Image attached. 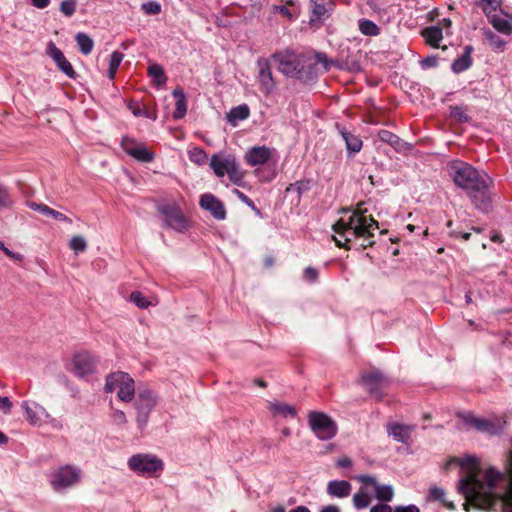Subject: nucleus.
Returning <instances> with one entry per match:
<instances>
[{
    "label": "nucleus",
    "instance_id": "43",
    "mask_svg": "<svg viewBox=\"0 0 512 512\" xmlns=\"http://www.w3.org/2000/svg\"><path fill=\"white\" fill-rule=\"evenodd\" d=\"M130 301L135 304L138 308L145 309L151 305H154L145 295L139 291H133L130 294Z\"/></svg>",
    "mask_w": 512,
    "mask_h": 512
},
{
    "label": "nucleus",
    "instance_id": "37",
    "mask_svg": "<svg viewBox=\"0 0 512 512\" xmlns=\"http://www.w3.org/2000/svg\"><path fill=\"white\" fill-rule=\"evenodd\" d=\"M124 58V55L119 51L112 52L110 56V63L108 69V77L113 80L115 78L116 72Z\"/></svg>",
    "mask_w": 512,
    "mask_h": 512
},
{
    "label": "nucleus",
    "instance_id": "23",
    "mask_svg": "<svg viewBox=\"0 0 512 512\" xmlns=\"http://www.w3.org/2000/svg\"><path fill=\"white\" fill-rule=\"evenodd\" d=\"M336 128L345 142L348 155H354L361 151L363 142L358 135L338 123L336 124Z\"/></svg>",
    "mask_w": 512,
    "mask_h": 512
},
{
    "label": "nucleus",
    "instance_id": "31",
    "mask_svg": "<svg viewBox=\"0 0 512 512\" xmlns=\"http://www.w3.org/2000/svg\"><path fill=\"white\" fill-rule=\"evenodd\" d=\"M422 36L430 46L438 48L443 38V30L440 26H430L422 31Z\"/></svg>",
    "mask_w": 512,
    "mask_h": 512
},
{
    "label": "nucleus",
    "instance_id": "3",
    "mask_svg": "<svg viewBox=\"0 0 512 512\" xmlns=\"http://www.w3.org/2000/svg\"><path fill=\"white\" fill-rule=\"evenodd\" d=\"M448 171L454 183L468 192V196L478 209L485 212L490 209L488 188L492 184V179L486 172L458 160L448 164Z\"/></svg>",
    "mask_w": 512,
    "mask_h": 512
},
{
    "label": "nucleus",
    "instance_id": "22",
    "mask_svg": "<svg viewBox=\"0 0 512 512\" xmlns=\"http://www.w3.org/2000/svg\"><path fill=\"white\" fill-rule=\"evenodd\" d=\"M48 55L55 61L57 67L69 78H74L75 71L71 63L65 58L63 52L52 42L48 44Z\"/></svg>",
    "mask_w": 512,
    "mask_h": 512
},
{
    "label": "nucleus",
    "instance_id": "4",
    "mask_svg": "<svg viewBox=\"0 0 512 512\" xmlns=\"http://www.w3.org/2000/svg\"><path fill=\"white\" fill-rule=\"evenodd\" d=\"M136 397L133 403L136 412V424L142 431L149 422L150 414L158 403L157 394L148 386L141 385L135 393Z\"/></svg>",
    "mask_w": 512,
    "mask_h": 512
},
{
    "label": "nucleus",
    "instance_id": "7",
    "mask_svg": "<svg viewBox=\"0 0 512 512\" xmlns=\"http://www.w3.org/2000/svg\"><path fill=\"white\" fill-rule=\"evenodd\" d=\"M82 470L74 465H63L49 475V483L55 492H64L80 483Z\"/></svg>",
    "mask_w": 512,
    "mask_h": 512
},
{
    "label": "nucleus",
    "instance_id": "27",
    "mask_svg": "<svg viewBox=\"0 0 512 512\" xmlns=\"http://www.w3.org/2000/svg\"><path fill=\"white\" fill-rule=\"evenodd\" d=\"M268 408L274 417L295 418L297 415L294 406L277 400L269 402Z\"/></svg>",
    "mask_w": 512,
    "mask_h": 512
},
{
    "label": "nucleus",
    "instance_id": "8",
    "mask_svg": "<svg viewBox=\"0 0 512 512\" xmlns=\"http://www.w3.org/2000/svg\"><path fill=\"white\" fill-rule=\"evenodd\" d=\"M157 209L162 215L165 227L179 233H184L189 229V220L176 201L161 203Z\"/></svg>",
    "mask_w": 512,
    "mask_h": 512
},
{
    "label": "nucleus",
    "instance_id": "39",
    "mask_svg": "<svg viewBox=\"0 0 512 512\" xmlns=\"http://www.w3.org/2000/svg\"><path fill=\"white\" fill-rule=\"evenodd\" d=\"M189 159L197 165H204L208 160L207 153L200 147H194L188 151Z\"/></svg>",
    "mask_w": 512,
    "mask_h": 512
},
{
    "label": "nucleus",
    "instance_id": "20",
    "mask_svg": "<svg viewBox=\"0 0 512 512\" xmlns=\"http://www.w3.org/2000/svg\"><path fill=\"white\" fill-rule=\"evenodd\" d=\"M311 8V23L322 24L327 18H329L333 11L334 3L332 0H310Z\"/></svg>",
    "mask_w": 512,
    "mask_h": 512
},
{
    "label": "nucleus",
    "instance_id": "64",
    "mask_svg": "<svg viewBox=\"0 0 512 512\" xmlns=\"http://www.w3.org/2000/svg\"><path fill=\"white\" fill-rule=\"evenodd\" d=\"M289 512H311L306 506H297L294 509H291Z\"/></svg>",
    "mask_w": 512,
    "mask_h": 512
},
{
    "label": "nucleus",
    "instance_id": "47",
    "mask_svg": "<svg viewBox=\"0 0 512 512\" xmlns=\"http://www.w3.org/2000/svg\"><path fill=\"white\" fill-rule=\"evenodd\" d=\"M480 4L487 17H490V14L497 11V8L500 5V0H480Z\"/></svg>",
    "mask_w": 512,
    "mask_h": 512
},
{
    "label": "nucleus",
    "instance_id": "30",
    "mask_svg": "<svg viewBox=\"0 0 512 512\" xmlns=\"http://www.w3.org/2000/svg\"><path fill=\"white\" fill-rule=\"evenodd\" d=\"M173 97L176 99L175 111L173 112L174 119H181L186 115V95L181 88H177L172 92Z\"/></svg>",
    "mask_w": 512,
    "mask_h": 512
},
{
    "label": "nucleus",
    "instance_id": "25",
    "mask_svg": "<svg viewBox=\"0 0 512 512\" xmlns=\"http://www.w3.org/2000/svg\"><path fill=\"white\" fill-rule=\"evenodd\" d=\"M490 23L500 33L504 35L512 34V15L493 12L490 14Z\"/></svg>",
    "mask_w": 512,
    "mask_h": 512
},
{
    "label": "nucleus",
    "instance_id": "50",
    "mask_svg": "<svg viewBox=\"0 0 512 512\" xmlns=\"http://www.w3.org/2000/svg\"><path fill=\"white\" fill-rule=\"evenodd\" d=\"M318 275V270L313 267H307L304 270V279L310 283L316 282Z\"/></svg>",
    "mask_w": 512,
    "mask_h": 512
},
{
    "label": "nucleus",
    "instance_id": "14",
    "mask_svg": "<svg viewBox=\"0 0 512 512\" xmlns=\"http://www.w3.org/2000/svg\"><path fill=\"white\" fill-rule=\"evenodd\" d=\"M277 158L278 154L276 149L265 145L253 146L249 148L244 155L245 162L251 167L264 165L272 160L276 162Z\"/></svg>",
    "mask_w": 512,
    "mask_h": 512
},
{
    "label": "nucleus",
    "instance_id": "1",
    "mask_svg": "<svg viewBox=\"0 0 512 512\" xmlns=\"http://www.w3.org/2000/svg\"><path fill=\"white\" fill-rule=\"evenodd\" d=\"M451 462L457 463L466 472V476L459 481L458 488L470 504L479 509H491L501 500L512 512V450L507 452L506 469L509 482L504 494L495 491L498 483L504 479L503 472L489 467L480 474V462L472 455L454 458Z\"/></svg>",
    "mask_w": 512,
    "mask_h": 512
},
{
    "label": "nucleus",
    "instance_id": "17",
    "mask_svg": "<svg viewBox=\"0 0 512 512\" xmlns=\"http://www.w3.org/2000/svg\"><path fill=\"white\" fill-rule=\"evenodd\" d=\"M361 383L370 394L380 398L388 385V379L379 371L373 370L362 374Z\"/></svg>",
    "mask_w": 512,
    "mask_h": 512
},
{
    "label": "nucleus",
    "instance_id": "33",
    "mask_svg": "<svg viewBox=\"0 0 512 512\" xmlns=\"http://www.w3.org/2000/svg\"><path fill=\"white\" fill-rule=\"evenodd\" d=\"M472 50L473 49L471 46L465 47L464 54L461 55L459 58L455 59L454 62L452 63L451 68L453 72L460 73L467 70L471 66L472 60L470 57V53L472 52Z\"/></svg>",
    "mask_w": 512,
    "mask_h": 512
},
{
    "label": "nucleus",
    "instance_id": "21",
    "mask_svg": "<svg viewBox=\"0 0 512 512\" xmlns=\"http://www.w3.org/2000/svg\"><path fill=\"white\" fill-rule=\"evenodd\" d=\"M21 408L25 411L26 420L34 426H39L48 417V412L44 407L35 402L23 401Z\"/></svg>",
    "mask_w": 512,
    "mask_h": 512
},
{
    "label": "nucleus",
    "instance_id": "2",
    "mask_svg": "<svg viewBox=\"0 0 512 512\" xmlns=\"http://www.w3.org/2000/svg\"><path fill=\"white\" fill-rule=\"evenodd\" d=\"M332 228L336 245L347 250L351 249L352 244L361 248L372 246L375 243V233L379 229L378 222L360 205L354 209L342 210V215Z\"/></svg>",
    "mask_w": 512,
    "mask_h": 512
},
{
    "label": "nucleus",
    "instance_id": "15",
    "mask_svg": "<svg viewBox=\"0 0 512 512\" xmlns=\"http://www.w3.org/2000/svg\"><path fill=\"white\" fill-rule=\"evenodd\" d=\"M256 65L258 69L256 80L259 86V90L265 96H269L276 89V83L272 76L270 63L267 58H258Z\"/></svg>",
    "mask_w": 512,
    "mask_h": 512
},
{
    "label": "nucleus",
    "instance_id": "28",
    "mask_svg": "<svg viewBox=\"0 0 512 512\" xmlns=\"http://www.w3.org/2000/svg\"><path fill=\"white\" fill-rule=\"evenodd\" d=\"M27 206L31 208L34 211H38L42 215H45L47 217H52L57 221L60 222H66V223H72V220L67 217L65 214L56 211L49 206L42 204V203H36V202H27Z\"/></svg>",
    "mask_w": 512,
    "mask_h": 512
},
{
    "label": "nucleus",
    "instance_id": "63",
    "mask_svg": "<svg viewBox=\"0 0 512 512\" xmlns=\"http://www.w3.org/2000/svg\"><path fill=\"white\" fill-rule=\"evenodd\" d=\"M320 512H340V509L336 505L323 506Z\"/></svg>",
    "mask_w": 512,
    "mask_h": 512
},
{
    "label": "nucleus",
    "instance_id": "61",
    "mask_svg": "<svg viewBox=\"0 0 512 512\" xmlns=\"http://www.w3.org/2000/svg\"><path fill=\"white\" fill-rule=\"evenodd\" d=\"M32 5L35 6L38 9H44L46 8L51 0H30Z\"/></svg>",
    "mask_w": 512,
    "mask_h": 512
},
{
    "label": "nucleus",
    "instance_id": "60",
    "mask_svg": "<svg viewBox=\"0 0 512 512\" xmlns=\"http://www.w3.org/2000/svg\"><path fill=\"white\" fill-rule=\"evenodd\" d=\"M423 67L429 68L437 65V58L435 56L427 57L422 61Z\"/></svg>",
    "mask_w": 512,
    "mask_h": 512
},
{
    "label": "nucleus",
    "instance_id": "12",
    "mask_svg": "<svg viewBox=\"0 0 512 512\" xmlns=\"http://www.w3.org/2000/svg\"><path fill=\"white\" fill-rule=\"evenodd\" d=\"M461 418L467 426L473 427L477 431L487 433L489 435H498L502 433L506 423L501 417L478 418L472 414H465L461 415Z\"/></svg>",
    "mask_w": 512,
    "mask_h": 512
},
{
    "label": "nucleus",
    "instance_id": "56",
    "mask_svg": "<svg viewBox=\"0 0 512 512\" xmlns=\"http://www.w3.org/2000/svg\"><path fill=\"white\" fill-rule=\"evenodd\" d=\"M370 512H394V509L386 503H379L372 506Z\"/></svg>",
    "mask_w": 512,
    "mask_h": 512
},
{
    "label": "nucleus",
    "instance_id": "26",
    "mask_svg": "<svg viewBox=\"0 0 512 512\" xmlns=\"http://www.w3.org/2000/svg\"><path fill=\"white\" fill-rule=\"evenodd\" d=\"M326 491L331 497L346 498L351 494L352 485L346 480H332L328 482Z\"/></svg>",
    "mask_w": 512,
    "mask_h": 512
},
{
    "label": "nucleus",
    "instance_id": "45",
    "mask_svg": "<svg viewBox=\"0 0 512 512\" xmlns=\"http://www.w3.org/2000/svg\"><path fill=\"white\" fill-rule=\"evenodd\" d=\"M378 137L382 142L388 143L393 147L397 146L400 142L399 137L388 130H380Z\"/></svg>",
    "mask_w": 512,
    "mask_h": 512
},
{
    "label": "nucleus",
    "instance_id": "34",
    "mask_svg": "<svg viewBox=\"0 0 512 512\" xmlns=\"http://www.w3.org/2000/svg\"><path fill=\"white\" fill-rule=\"evenodd\" d=\"M75 39H76V42H77V45H78L80 51L84 55H88L92 52L93 47H94V42L87 34H85L83 32H79V33H77Z\"/></svg>",
    "mask_w": 512,
    "mask_h": 512
},
{
    "label": "nucleus",
    "instance_id": "9",
    "mask_svg": "<svg viewBox=\"0 0 512 512\" xmlns=\"http://www.w3.org/2000/svg\"><path fill=\"white\" fill-rule=\"evenodd\" d=\"M127 465L131 471L144 477H151L163 469V463L157 456L145 453L132 455Z\"/></svg>",
    "mask_w": 512,
    "mask_h": 512
},
{
    "label": "nucleus",
    "instance_id": "51",
    "mask_svg": "<svg viewBox=\"0 0 512 512\" xmlns=\"http://www.w3.org/2000/svg\"><path fill=\"white\" fill-rule=\"evenodd\" d=\"M233 193L235 195H237V197L243 202L245 203L247 206L251 207L253 210H256L257 212H259L257 210V208L255 207L254 205V202L247 196L245 195L243 192H241L240 190L238 189H234L233 190Z\"/></svg>",
    "mask_w": 512,
    "mask_h": 512
},
{
    "label": "nucleus",
    "instance_id": "57",
    "mask_svg": "<svg viewBox=\"0 0 512 512\" xmlns=\"http://www.w3.org/2000/svg\"><path fill=\"white\" fill-rule=\"evenodd\" d=\"M394 512H420V509L414 504L407 506L399 505L394 508Z\"/></svg>",
    "mask_w": 512,
    "mask_h": 512
},
{
    "label": "nucleus",
    "instance_id": "62",
    "mask_svg": "<svg viewBox=\"0 0 512 512\" xmlns=\"http://www.w3.org/2000/svg\"><path fill=\"white\" fill-rule=\"evenodd\" d=\"M316 59L318 60V62L324 64L325 69L329 68L328 58H327L326 54H324V53H317L316 54Z\"/></svg>",
    "mask_w": 512,
    "mask_h": 512
},
{
    "label": "nucleus",
    "instance_id": "10",
    "mask_svg": "<svg viewBox=\"0 0 512 512\" xmlns=\"http://www.w3.org/2000/svg\"><path fill=\"white\" fill-rule=\"evenodd\" d=\"M308 424L315 436L322 441L330 440L337 434L338 428L335 421L325 413L310 412Z\"/></svg>",
    "mask_w": 512,
    "mask_h": 512
},
{
    "label": "nucleus",
    "instance_id": "42",
    "mask_svg": "<svg viewBox=\"0 0 512 512\" xmlns=\"http://www.w3.org/2000/svg\"><path fill=\"white\" fill-rule=\"evenodd\" d=\"M487 40L489 41L490 46L497 52H503L506 46V41H504L500 36L495 33L488 31L485 33Z\"/></svg>",
    "mask_w": 512,
    "mask_h": 512
},
{
    "label": "nucleus",
    "instance_id": "19",
    "mask_svg": "<svg viewBox=\"0 0 512 512\" xmlns=\"http://www.w3.org/2000/svg\"><path fill=\"white\" fill-rule=\"evenodd\" d=\"M199 205L217 220H224L226 218L224 204L211 193L202 194L200 196Z\"/></svg>",
    "mask_w": 512,
    "mask_h": 512
},
{
    "label": "nucleus",
    "instance_id": "24",
    "mask_svg": "<svg viewBox=\"0 0 512 512\" xmlns=\"http://www.w3.org/2000/svg\"><path fill=\"white\" fill-rule=\"evenodd\" d=\"M387 433L395 441L407 444L415 429L414 425H405L399 423H389L386 426Z\"/></svg>",
    "mask_w": 512,
    "mask_h": 512
},
{
    "label": "nucleus",
    "instance_id": "52",
    "mask_svg": "<svg viewBox=\"0 0 512 512\" xmlns=\"http://www.w3.org/2000/svg\"><path fill=\"white\" fill-rule=\"evenodd\" d=\"M291 189H294L299 194H301L309 189V182L308 181H297L294 184H291L287 190L289 191Z\"/></svg>",
    "mask_w": 512,
    "mask_h": 512
},
{
    "label": "nucleus",
    "instance_id": "59",
    "mask_svg": "<svg viewBox=\"0 0 512 512\" xmlns=\"http://www.w3.org/2000/svg\"><path fill=\"white\" fill-rule=\"evenodd\" d=\"M336 465L340 468H349L352 466V461L349 457H341L336 461Z\"/></svg>",
    "mask_w": 512,
    "mask_h": 512
},
{
    "label": "nucleus",
    "instance_id": "40",
    "mask_svg": "<svg viewBox=\"0 0 512 512\" xmlns=\"http://www.w3.org/2000/svg\"><path fill=\"white\" fill-rule=\"evenodd\" d=\"M14 201L9 189L0 183V210L11 209Z\"/></svg>",
    "mask_w": 512,
    "mask_h": 512
},
{
    "label": "nucleus",
    "instance_id": "13",
    "mask_svg": "<svg viewBox=\"0 0 512 512\" xmlns=\"http://www.w3.org/2000/svg\"><path fill=\"white\" fill-rule=\"evenodd\" d=\"M272 59L277 63L278 70L289 77L297 76L302 68V56L291 50L274 53Z\"/></svg>",
    "mask_w": 512,
    "mask_h": 512
},
{
    "label": "nucleus",
    "instance_id": "36",
    "mask_svg": "<svg viewBox=\"0 0 512 512\" xmlns=\"http://www.w3.org/2000/svg\"><path fill=\"white\" fill-rule=\"evenodd\" d=\"M359 30L366 36H377L380 33L379 27L371 20H359Z\"/></svg>",
    "mask_w": 512,
    "mask_h": 512
},
{
    "label": "nucleus",
    "instance_id": "32",
    "mask_svg": "<svg viewBox=\"0 0 512 512\" xmlns=\"http://www.w3.org/2000/svg\"><path fill=\"white\" fill-rule=\"evenodd\" d=\"M445 496L446 493L443 488L438 486H432L429 489L427 500L432 502L439 501L449 510H454L455 504L452 501H448Z\"/></svg>",
    "mask_w": 512,
    "mask_h": 512
},
{
    "label": "nucleus",
    "instance_id": "5",
    "mask_svg": "<svg viewBox=\"0 0 512 512\" xmlns=\"http://www.w3.org/2000/svg\"><path fill=\"white\" fill-rule=\"evenodd\" d=\"M117 390V397L123 402H131L135 396L134 379L126 372L116 371L107 375L104 391L112 393Z\"/></svg>",
    "mask_w": 512,
    "mask_h": 512
},
{
    "label": "nucleus",
    "instance_id": "44",
    "mask_svg": "<svg viewBox=\"0 0 512 512\" xmlns=\"http://www.w3.org/2000/svg\"><path fill=\"white\" fill-rule=\"evenodd\" d=\"M69 247L78 254L86 250L87 242L82 236H74L69 242Z\"/></svg>",
    "mask_w": 512,
    "mask_h": 512
},
{
    "label": "nucleus",
    "instance_id": "38",
    "mask_svg": "<svg viewBox=\"0 0 512 512\" xmlns=\"http://www.w3.org/2000/svg\"><path fill=\"white\" fill-rule=\"evenodd\" d=\"M109 417L112 425L121 429L127 426L128 419L124 411L119 409H112Z\"/></svg>",
    "mask_w": 512,
    "mask_h": 512
},
{
    "label": "nucleus",
    "instance_id": "54",
    "mask_svg": "<svg viewBox=\"0 0 512 512\" xmlns=\"http://www.w3.org/2000/svg\"><path fill=\"white\" fill-rule=\"evenodd\" d=\"M273 12L280 13L281 15L285 16L286 18H288L290 20H292L294 18V15L292 14V12L286 6H283V5L274 6Z\"/></svg>",
    "mask_w": 512,
    "mask_h": 512
},
{
    "label": "nucleus",
    "instance_id": "16",
    "mask_svg": "<svg viewBox=\"0 0 512 512\" xmlns=\"http://www.w3.org/2000/svg\"><path fill=\"white\" fill-rule=\"evenodd\" d=\"M121 147L130 157L143 163H150L154 160L155 155L151 152L145 144L139 143L133 138L123 137L121 140Z\"/></svg>",
    "mask_w": 512,
    "mask_h": 512
},
{
    "label": "nucleus",
    "instance_id": "46",
    "mask_svg": "<svg viewBox=\"0 0 512 512\" xmlns=\"http://www.w3.org/2000/svg\"><path fill=\"white\" fill-rule=\"evenodd\" d=\"M77 7L76 0H63L60 3V11L67 17L74 15Z\"/></svg>",
    "mask_w": 512,
    "mask_h": 512
},
{
    "label": "nucleus",
    "instance_id": "29",
    "mask_svg": "<svg viewBox=\"0 0 512 512\" xmlns=\"http://www.w3.org/2000/svg\"><path fill=\"white\" fill-rule=\"evenodd\" d=\"M250 115V109L246 104L233 107L227 114V121L232 126H237L240 121L246 120Z\"/></svg>",
    "mask_w": 512,
    "mask_h": 512
},
{
    "label": "nucleus",
    "instance_id": "55",
    "mask_svg": "<svg viewBox=\"0 0 512 512\" xmlns=\"http://www.w3.org/2000/svg\"><path fill=\"white\" fill-rule=\"evenodd\" d=\"M12 408V402L8 397L0 396V410L8 414Z\"/></svg>",
    "mask_w": 512,
    "mask_h": 512
},
{
    "label": "nucleus",
    "instance_id": "6",
    "mask_svg": "<svg viewBox=\"0 0 512 512\" xmlns=\"http://www.w3.org/2000/svg\"><path fill=\"white\" fill-rule=\"evenodd\" d=\"M209 165L215 175L219 178L227 175L229 180L237 185H239L243 180L244 174L239 169V165L235 157L230 154H213L210 158Z\"/></svg>",
    "mask_w": 512,
    "mask_h": 512
},
{
    "label": "nucleus",
    "instance_id": "48",
    "mask_svg": "<svg viewBox=\"0 0 512 512\" xmlns=\"http://www.w3.org/2000/svg\"><path fill=\"white\" fill-rule=\"evenodd\" d=\"M141 9L148 15H157L161 12V5L156 1L143 3Z\"/></svg>",
    "mask_w": 512,
    "mask_h": 512
},
{
    "label": "nucleus",
    "instance_id": "11",
    "mask_svg": "<svg viewBox=\"0 0 512 512\" xmlns=\"http://www.w3.org/2000/svg\"><path fill=\"white\" fill-rule=\"evenodd\" d=\"M99 358L92 352H76L71 360V372L79 379L87 380L97 369Z\"/></svg>",
    "mask_w": 512,
    "mask_h": 512
},
{
    "label": "nucleus",
    "instance_id": "49",
    "mask_svg": "<svg viewBox=\"0 0 512 512\" xmlns=\"http://www.w3.org/2000/svg\"><path fill=\"white\" fill-rule=\"evenodd\" d=\"M0 249L4 252V254L9 257L10 259L14 260V261H19L21 262L24 257L22 254L20 253H17V252H13L12 250H10L8 247L5 246L4 242L0 241Z\"/></svg>",
    "mask_w": 512,
    "mask_h": 512
},
{
    "label": "nucleus",
    "instance_id": "18",
    "mask_svg": "<svg viewBox=\"0 0 512 512\" xmlns=\"http://www.w3.org/2000/svg\"><path fill=\"white\" fill-rule=\"evenodd\" d=\"M356 479L363 485H370L374 488L375 498L381 502L388 503L394 497V489L389 484H380L374 476L359 475Z\"/></svg>",
    "mask_w": 512,
    "mask_h": 512
},
{
    "label": "nucleus",
    "instance_id": "58",
    "mask_svg": "<svg viewBox=\"0 0 512 512\" xmlns=\"http://www.w3.org/2000/svg\"><path fill=\"white\" fill-rule=\"evenodd\" d=\"M45 422H47L48 424L51 425V427L55 428V429H62V424L59 420H57L56 418L52 417L49 413H48V417H45L44 419Z\"/></svg>",
    "mask_w": 512,
    "mask_h": 512
},
{
    "label": "nucleus",
    "instance_id": "53",
    "mask_svg": "<svg viewBox=\"0 0 512 512\" xmlns=\"http://www.w3.org/2000/svg\"><path fill=\"white\" fill-rule=\"evenodd\" d=\"M132 113L135 116H137V117L144 116V117L150 118L152 120L156 119V114L155 113H150V112H148L147 110H145L144 108H141V107L133 108L132 109Z\"/></svg>",
    "mask_w": 512,
    "mask_h": 512
},
{
    "label": "nucleus",
    "instance_id": "41",
    "mask_svg": "<svg viewBox=\"0 0 512 512\" xmlns=\"http://www.w3.org/2000/svg\"><path fill=\"white\" fill-rule=\"evenodd\" d=\"M352 500L354 507L358 510L368 507L371 503L370 496L362 490L355 493Z\"/></svg>",
    "mask_w": 512,
    "mask_h": 512
},
{
    "label": "nucleus",
    "instance_id": "35",
    "mask_svg": "<svg viewBox=\"0 0 512 512\" xmlns=\"http://www.w3.org/2000/svg\"><path fill=\"white\" fill-rule=\"evenodd\" d=\"M148 74L153 78V81L157 86L165 84L167 80L164 70L159 64L150 65L148 68Z\"/></svg>",
    "mask_w": 512,
    "mask_h": 512
}]
</instances>
